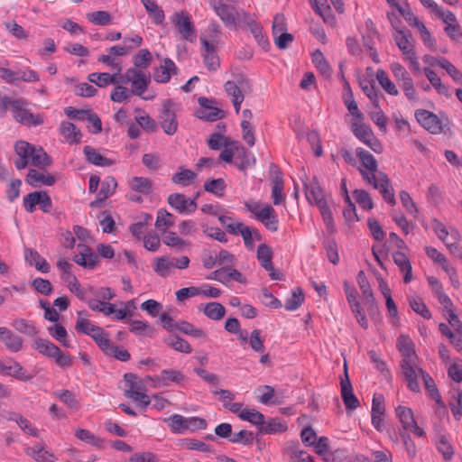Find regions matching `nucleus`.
Segmentation results:
<instances>
[{"label": "nucleus", "mask_w": 462, "mask_h": 462, "mask_svg": "<svg viewBox=\"0 0 462 462\" xmlns=\"http://www.w3.org/2000/svg\"><path fill=\"white\" fill-rule=\"evenodd\" d=\"M169 205L181 215H189L197 209L196 199L187 198L181 193H173L168 197Z\"/></svg>", "instance_id": "nucleus-17"}, {"label": "nucleus", "mask_w": 462, "mask_h": 462, "mask_svg": "<svg viewBox=\"0 0 462 462\" xmlns=\"http://www.w3.org/2000/svg\"><path fill=\"white\" fill-rule=\"evenodd\" d=\"M393 38L397 46L402 51L403 59L409 61L410 68L414 71V73L420 74V67L408 35L403 31L398 30L394 33Z\"/></svg>", "instance_id": "nucleus-13"}, {"label": "nucleus", "mask_w": 462, "mask_h": 462, "mask_svg": "<svg viewBox=\"0 0 462 462\" xmlns=\"http://www.w3.org/2000/svg\"><path fill=\"white\" fill-rule=\"evenodd\" d=\"M395 416L401 424L400 431H411L415 437L420 438L425 435L421 428L415 420L413 411L407 406L399 405L395 408Z\"/></svg>", "instance_id": "nucleus-10"}, {"label": "nucleus", "mask_w": 462, "mask_h": 462, "mask_svg": "<svg viewBox=\"0 0 462 462\" xmlns=\"http://www.w3.org/2000/svg\"><path fill=\"white\" fill-rule=\"evenodd\" d=\"M285 450L289 457V462H314L312 457L300 448L299 443L288 445Z\"/></svg>", "instance_id": "nucleus-37"}, {"label": "nucleus", "mask_w": 462, "mask_h": 462, "mask_svg": "<svg viewBox=\"0 0 462 462\" xmlns=\"http://www.w3.org/2000/svg\"><path fill=\"white\" fill-rule=\"evenodd\" d=\"M88 79L91 83L99 88H106L109 85L124 82L123 76H118V73L93 72L88 75Z\"/></svg>", "instance_id": "nucleus-31"}, {"label": "nucleus", "mask_w": 462, "mask_h": 462, "mask_svg": "<svg viewBox=\"0 0 462 462\" xmlns=\"http://www.w3.org/2000/svg\"><path fill=\"white\" fill-rule=\"evenodd\" d=\"M172 22L184 40L191 42L196 40L195 28L188 13L184 11L176 13Z\"/></svg>", "instance_id": "nucleus-16"}, {"label": "nucleus", "mask_w": 462, "mask_h": 462, "mask_svg": "<svg viewBox=\"0 0 462 462\" xmlns=\"http://www.w3.org/2000/svg\"><path fill=\"white\" fill-rule=\"evenodd\" d=\"M171 430L174 434H184L187 431L204 430L207 422L199 417H184L180 414H174L164 419Z\"/></svg>", "instance_id": "nucleus-6"}, {"label": "nucleus", "mask_w": 462, "mask_h": 462, "mask_svg": "<svg viewBox=\"0 0 462 462\" xmlns=\"http://www.w3.org/2000/svg\"><path fill=\"white\" fill-rule=\"evenodd\" d=\"M12 326L16 331L31 337L37 335L39 332L34 323L25 319H14Z\"/></svg>", "instance_id": "nucleus-51"}, {"label": "nucleus", "mask_w": 462, "mask_h": 462, "mask_svg": "<svg viewBox=\"0 0 462 462\" xmlns=\"http://www.w3.org/2000/svg\"><path fill=\"white\" fill-rule=\"evenodd\" d=\"M245 207L268 230L272 232L278 230L279 219L273 207L254 199L245 201Z\"/></svg>", "instance_id": "nucleus-3"}, {"label": "nucleus", "mask_w": 462, "mask_h": 462, "mask_svg": "<svg viewBox=\"0 0 462 462\" xmlns=\"http://www.w3.org/2000/svg\"><path fill=\"white\" fill-rule=\"evenodd\" d=\"M14 150L19 159L15 162L17 169H24L29 163L33 166L44 167L51 163L48 154L42 147L32 146L25 141H17Z\"/></svg>", "instance_id": "nucleus-2"}, {"label": "nucleus", "mask_w": 462, "mask_h": 462, "mask_svg": "<svg viewBox=\"0 0 462 462\" xmlns=\"http://www.w3.org/2000/svg\"><path fill=\"white\" fill-rule=\"evenodd\" d=\"M9 420L15 421L19 428L26 434L32 436V437H38L39 436V430L32 426L31 421L23 417L21 414L18 413H11L8 417Z\"/></svg>", "instance_id": "nucleus-46"}, {"label": "nucleus", "mask_w": 462, "mask_h": 462, "mask_svg": "<svg viewBox=\"0 0 462 462\" xmlns=\"http://www.w3.org/2000/svg\"><path fill=\"white\" fill-rule=\"evenodd\" d=\"M174 223L175 217L171 213L163 208L158 210L154 225L159 231L165 233Z\"/></svg>", "instance_id": "nucleus-44"}, {"label": "nucleus", "mask_w": 462, "mask_h": 462, "mask_svg": "<svg viewBox=\"0 0 462 462\" xmlns=\"http://www.w3.org/2000/svg\"><path fill=\"white\" fill-rule=\"evenodd\" d=\"M26 453L36 462H55L57 460V457L53 453L40 445H35L27 448Z\"/></svg>", "instance_id": "nucleus-39"}, {"label": "nucleus", "mask_w": 462, "mask_h": 462, "mask_svg": "<svg viewBox=\"0 0 462 462\" xmlns=\"http://www.w3.org/2000/svg\"><path fill=\"white\" fill-rule=\"evenodd\" d=\"M200 42L205 65L210 70L217 69L220 65L219 59L216 52L218 41L217 39H207V37H201Z\"/></svg>", "instance_id": "nucleus-18"}, {"label": "nucleus", "mask_w": 462, "mask_h": 462, "mask_svg": "<svg viewBox=\"0 0 462 462\" xmlns=\"http://www.w3.org/2000/svg\"><path fill=\"white\" fill-rule=\"evenodd\" d=\"M122 83L116 84L111 91L110 98L115 103H122L127 101L134 95L133 91L128 88L122 86Z\"/></svg>", "instance_id": "nucleus-57"}, {"label": "nucleus", "mask_w": 462, "mask_h": 462, "mask_svg": "<svg viewBox=\"0 0 462 462\" xmlns=\"http://www.w3.org/2000/svg\"><path fill=\"white\" fill-rule=\"evenodd\" d=\"M83 152L88 162L99 167H109L116 164V161L102 155L97 149L86 145Z\"/></svg>", "instance_id": "nucleus-30"}, {"label": "nucleus", "mask_w": 462, "mask_h": 462, "mask_svg": "<svg viewBox=\"0 0 462 462\" xmlns=\"http://www.w3.org/2000/svg\"><path fill=\"white\" fill-rule=\"evenodd\" d=\"M226 183L222 178L207 180L204 183V189L217 197H223L226 190Z\"/></svg>", "instance_id": "nucleus-62"}, {"label": "nucleus", "mask_w": 462, "mask_h": 462, "mask_svg": "<svg viewBox=\"0 0 462 462\" xmlns=\"http://www.w3.org/2000/svg\"><path fill=\"white\" fill-rule=\"evenodd\" d=\"M393 260L400 272L403 274V281L409 283L412 281L411 264L408 257L402 252L393 254Z\"/></svg>", "instance_id": "nucleus-35"}, {"label": "nucleus", "mask_w": 462, "mask_h": 462, "mask_svg": "<svg viewBox=\"0 0 462 462\" xmlns=\"http://www.w3.org/2000/svg\"><path fill=\"white\" fill-rule=\"evenodd\" d=\"M236 228L237 234L242 236L245 246L250 250L254 248V242L261 239V236L256 229L247 226L243 223L236 226Z\"/></svg>", "instance_id": "nucleus-38"}, {"label": "nucleus", "mask_w": 462, "mask_h": 462, "mask_svg": "<svg viewBox=\"0 0 462 462\" xmlns=\"http://www.w3.org/2000/svg\"><path fill=\"white\" fill-rule=\"evenodd\" d=\"M287 426L279 419H271L268 421L263 420V424L259 428V431L263 434H277L284 432Z\"/></svg>", "instance_id": "nucleus-48"}, {"label": "nucleus", "mask_w": 462, "mask_h": 462, "mask_svg": "<svg viewBox=\"0 0 462 462\" xmlns=\"http://www.w3.org/2000/svg\"><path fill=\"white\" fill-rule=\"evenodd\" d=\"M123 81H125V83H131V90L134 95H136L144 100H150L152 98V97L143 96L151 82L149 73L139 69H128L125 76H123Z\"/></svg>", "instance_id": "nucleus-7"}, {"label": "nucleus", "mask_w": 462, "mask_h": 462, "mask_svg": "<svg viewBox=\"0 0 462 462\" xmlns=\"http://www.w3.org/2000/svg\"><path fill=\"white\" fill-rule=\"evenodd\" d=\"M135 121L140 127L145 131H153L155 129V122L150 116L141 108H135Z\"/></svg>", "instance_id": "nucleus-63"}, {"label": "nucleus", "mask_w": 462, "mask_h": 462, "mask_svg": "<svg viewBox=\"0 0 462 462\" xmlns=\"http://www.w3.org/2000/svg\"><path fill=\"white\" fill-rule=\"evenodd\" d=\"M32 347L39 354L54 360L55 364L61 368H69L73 365L70 355L61 351L59 346L50 340L37 337L33 341Z\"/></svg>", "instance_id": "nucleus-4"}, {"label": "nucleus", "mask_w": 462, "mask_h": 462, "mask_svg": "<svg viewBox=\"0 0 462 462\" xmlns=\"http://www.w3.org/2000/svg\"><path fill=\"white\" fill-rule=\"evenodd\" d=\"M76 328L78 331L82 332V333L93 337V336L96 333L100 332L101 328L94 325L89 319L85 318L83 316L82 312H79L78 318H77Z\"/></svg>", "instance_id": "nucleus-47"}, {"label": "nucleus", "mask_w": 462, "mask_h": 462, "mask_svg": "<svg viewBox=\"0 0 462 462\" xmlns=\"http://www.w3.org/2000/svg\"><path fill=\"white\" fill-rule=\"evenodd\" d=\"M0 340L13 353H17L23 348V338L5 327H0Z\"/></svg>", "instance_id": "nucleus-28"}, {"label": "nucleus", "mask_w": 462, "mask_h": 462, "mask_svg": "<svg viewBox=\"0 0 462 462\" xmlns=\"http://www.w3.org/2000/svg\"><path fill=\"white\" fill-rule=\"evenodd\" d=\"M311 6L325 23H332L334 22V16L327 0H313Z\"/></svg>", "instance_id": "nucleus-45"}, {"label": "nucleus", "mask_w": 462, "mask_h": 462, "mask_svg": "<svg viewBox=\"0 0 462 462\" xmlns=\"http://www.w3.org/2000/svg\"><path fill=\"white\" fill-rule=\"evenodd\" d=\"M384 405L383 399L380 396H374L372 403V425L380 432L383 430L384 426Z\"/></svg>", "instance_id": "nucleus-27"}, {"label": "nucleus", "mask_w": 462, "mask_h": 462, "mask_svg": "<svg viewBox=\"0 0 462 462\" xmlns=\"http://www.w3.org/2000/svg\"><path fill=\"white\" fill-rule=\"evenodd\" d=\"M117 182L114 177H107L100 183L97 192V200L103 201L112 196L116 191Z\"/></svg>", "instance_id": "nucleus-50"}, {"label": "nucleus", "mask_w": 462, "mask_h": 462, "mask_svg": "<svg viewBox=\"0 0 462 462\" xmlns=\"http://www.w3.org/2000/svg\"><path fill=\"white\" fill-rule=\"evenodd\" d=\"M401 367L408 382V387L412 392H418L420 390V380H421L428 390L429 396H433V389H431L430 385L431 378L418 366L417 362H405L403 365H401Z\"/></svg>", "instance_id": "nucleus-5"}, {"label": "nucleus", "mask_w": 462, "mask_h": 462, "mask_svg": "<svg viewBox=\"0 0 462 462\" xmlns=\"http://www.w3.org/2000/svg\"><path fill=\"white\" fill-rule=\"evenodd\" d=\"M304 301V294L301 289L297 288L292 291V293L285 300L284 307L289 311H293L299 309Z\"/></svg>", "instance_id": "nucleus-61"}, {"label": "nucleus", "mask_w": 462, "mask_h": 462, "mask_svg": "<svg viewBox=\"0 0 462 462\" xmlns=\"http://www.w3.org/2000/svg\"><path fill=\"white\" fill-rule=\"evenodd\" d=\"M162 127L167 134H173L178 128L175 114L170 109H165L162 116Z\"/></svg>", "instance_id": "nucleus-53"}, {"label": "nucleus", "mask_w": 462, "mask_h": 462, "mask_svg": "<svg viewBox=\"0 0 462 462\" xmlns=\"http://www.w3.org/2000/svg\"><path fill=\"white\" fill-rule=\"evenodd\" d=\"M375 189H378L383 199L391 205H395L396 200L391 181L385 173H380L377 180L370 183Z\"/></svg>", "instance_id": "nucleus-24"}, {"label": "nucleus", "mask_w": 462, "mask_h": 462, "mask_svg": "<svg viewBox=\"0 0 462 462\" xmlns=\"http://www.w3.org/2000/svg\"><path fill=\"white\" fill-rule=\"evenodd\" d=\"M211 279L223 284H227L230 281H236L240 283H245V277L236 269L230 267H222L212 273Z\"/></svg>", "instance_id": "nucleus-26"}, {"label": "nucleus", "mask_w": 462, "mask_h": 462, "mask_svg": "<svg viewBox=\"0 0 462 462\" xmlns=\"http://www.w3.org/2000/svg\"><path fill=\"white\" fill-rule=\"evenodd\" d=\"M142 3L148 13L150 18L155 24H161L165 19L162 9L154 0H142Z\"/></svg>", "instance_id": "nucleus-43"}, {"label": "nucleus", "mask_w": 462, "mask_h": 462, "mask_svg": "<svg viewBox=\"0 0 462 462\" xmlns=\"http://www.w3.org/2000/svg\"><path fill=\"white\" fill-rule=\"evenodd\" d=\"M225 91L227 96L232 97V100L245 99L244 93L251 88L250 81L245 76L240 75L236 78V81L228 80L224 85Z\"/></svg>", "instance_id": "nucleus-19"}, {"label": "nucleus", "mask_w": 462, "mask_h": 462, "mask_svg": "<svg viewBox=\"0 0 462 462\" xmlns=\"http://www.w3.org/2000/svg\"><path fill=\"white\" fill-rule=\"evenodd\" d=\"M11 110L14 120L23 125H38L43 122L40 116H34L26 108V103L23 99H14Z\"/></svg>", "instance_id": "nucleus-14"}, {"label": "nucleus", "mask_w": 462, "mask_h": 462, "mask_svg": "<svg viewBox=\"0 0 462 462\" xmlns=\"http://www.w3.org/2000/svg\"><path fill=\"white\" fill-rule=\"evenodd\" d=\"M125 381L128 385V389L125 391V395L130 397L132 392H143L144 390V384H146L144 378L143 380H139L137 376L134 374H125ZM147 385H149L147 383Z\"/></svg>", "instance_id": "nucleus-59"}, {"label": "nucleus", "mask_w": 462, "mask_h": 462, "mask_svg": "<svg viewBox=\"0 0 462 462\" xmlns=\"http://www.w3.org/2000/svg\"><path fill=\"white\" fill-rule=\"evenodd\" d=\"M351 129L354 134L374 152L381 153L383 152L381 143L374 136L371 127L364 124L363 120H352Z\"/></svg>", "instance_id": "nucleus-11"}, {"label": "nucleus", "mask_w": 462, "mask_h": 462, "mask_svg": "<svg viewBox=\"0 0 462 462\" xmlns=\"http://www.w3.org/2000/svg\"><path fill=\"white\" fill-rule=\"evenodd\" d=\"M376 79L384 91L389 95L397 96L399 94L396 86L392 82L383 69H378L376 71Z\"/></svg>", "instance_id": "nucleus-60"}, {"label": "nucleus", "mask_w": 462, "mask_h": 462, "mask_svg": "<svg viewBox=\"0 0 462 462\" xmlns=\"http://www.w3.org/2000/svg\"><path fill=\"white\" fill-rule=\"evenodd\" d=\"M345 379H341V398L347 411H354L357 409L360 402L354 393L351 382L348 378L346 372V365H345Z\"/></svg>", "instance_id": "nucleus-20"}, {"label": "nucleus", "mask_w": 462, "mask_h": 462, "mask_svg": "<svg viewBox=\"0 0 462 462\" xmlns=\"http://www.w3.org/2000/svg\"><path fill=\"white\" fill-rule=\"evenodd\" d=\"M435 263L439 264L441 269L448 275L451 282L455 285H458L457 274L455 268L450 264L447 257L437 252L435 249Z\"/></svg>", "instance_id": "nucleus-41"}, {"label": "nucleus", "mask_w": 462, "mask_h": 462, "mask_svg": "<svg viewBox=\"0 0 462 462\" xmlns=\"http://www.w3.org/2000/svg\"><path fill=\"white\" fill-rule=\"evenodd\" d=\"M0 365L4 368L0 370L1 374L13 376L16 380L28 382L33 378V374L28 373L18 362L14 361L10 365H4L0 362Z\"/></svg>", "instance_id": "nucleus-32"}, {"label": "nucleus", "mask_w": 462, "mask_h": 462, "mask_svg": "<svg viewBox=\"0 0 462 462\" xmlns=\"http://www.w3.org/2000/svg\"><path fill=\"white\" fill-rule=\"evenodd\" d=\"M203 312L208 319L217 321L225 317L226 309L221 303L212 301L204 306Z\"/></svg>", "instance_id": "nucleus-49"}, {"label": "nucleus", "mask_w": 462, "mask_h": 462, "mask_svg": "<svg viewBox=\"0 0 462 462\" xmlns=\"http://www.w3.org/2000/svg\"><path fill=\"white\" fill-rule=\"evenodd\" d=\"M305 196L307 200L316 205L322 216V219L330 233L335 232V224L328 199L324 194L322 188L315 177L305 182Z\"/></svg>", "instance_id": "nucleus-1"}, {"label": "nucleus", "mask_w": 462, "mask_h": 462, "mask_svg": "<svg viewBox=\"0 0 462 462\" xmlns=\"http://www.w3.org/2000/svg\"><path fill=\"white\" fill-rule=\"evenodd\" d=\"M144 381L152 388L169 387L171 384H182L185 375L180 370L168 368L162 370L159 375L144 377Z\"/></svg>", "instance_id": "nucleus-8"}, {"label": "nucleus", "mask_w": 462, "mask_h": 462, "mask_svg": "<svg viewBox=\"0 0 462 462\" xmlns=\"http://www.w3.org/2000/svg\"><path fill=\"white\" fill-rule=\"evenodd\" d=\"M177 70L178 69L172 60L169 58L162 59L154 70L153 79L158 83H167L171 76L177 73Z\"/></svg>", "instance_id": "nucleus-22"}, {"label": "nucleus", "mask_w": 462, "mask_h": 462, "mask_svg": "<svg viewBox=\"0 0 462 462\" xmlns=\"http://www.w3.org/2000/svg\"><path fill=\"white\" fill-rule=\"evenodd\" d=\"M79 251L73 260L76 263L85 268L93 269L98 261L97 255L88 246L79 245Z\"/></svg>", "instance_id": "nucleus-29"}, {"label": "nucleus", "mask_w": 462, "mask_h": 462, "mask_svg": "<svg viewBox=\"0 0 462 462\" xmlns=\"http://www.w3.org/2000/svg\"><path fill=\"white\" fill-rule=\"evenodd\" d=\"M356 156L362 165L358 170L363 179L368 184L375 181L379 174L383 172L378 171V164L374 155L365 149L357 148Z\"/></svg>", "instance_id": "nucleus-9"}, {"label": "nucleus", "mask_w": 462, "mask_h": 462, "mask_svg": "<svg viewBox=\"0 0 462 462\" xmlns=\"http://www.w3.org/2000/svg\"><path fill=\"white\" fill-rule=\"evenodd\" d=\"M174 264L172 257L162 256L154 259L153 271L161 277L166 278L172 274Z\"/></svg>", "instance_id": "nucleus-36"}, {"label": "nucleus", "mask_w": 462, "mask_h": 462, "mask_svg": "<svg viewBox=\"0 0 462 462\" xmlns=\"http://www.w3.org/2000/svg\"><path fill=\"white\" fill-rule=\"evenodd\" d=\"M435 233L438 237L445 244L447 249L452 254L460 253L459 241L461 236L458 231L454 227L447 228L442 223L435 220Z\"/></svg>", "instance_id": "nucleus-12"}, {"label": "nucleus", "mask_w": 462, "mask_h": 462, "mask_svg": "<svg viewBox=\"0 0 462 462\" xmlns=\"http://www.w3.org/2000/svg\"><path fill=\"white\" fill-rule=\"evenodd\" d=\"M26 181L34 187L41 184L51 186L55 182L54 177L44 172H40L35 170H31L26 177Z\"/></svg>", "instance_id": "nucleus-42"}, {"label": "nucleus", "mask_w": 462, "mask_h": 462, "mask_svg": "<svg viewBox=\"0 0 462 462\" xmlns=\"http://www.w3.org/2000/svg\"><path fill=\"white\" fill-rule=\"evenodd\" d=\"M196 178L197 175L192 171L187 169H180V171L172 176L171 180L177 185L186 187L193 183Z\"/></svg>", "instance_id": "nucleus-54"}, {"label": "nucleus", "mask_w": 462, "mask_h": 462, "mask_svg": "<svg viewBox=\"0 0 462 462\" xmlns=\"http://www.w3.org/2000/svg\"><path fill=\"white\" fill-rule=\"evenodd\" d=\"M129 188L135 192L148 195L152 190V182L145 177H133L128 180Z\"/></svg>", "instance_id": "nucleus-40"}, {"label": "nucleus", "mask_w": 462, "mask_h": 462, "mask_svg": "<svg viewBox=\"0 0 462 462\" xmlns=\"http://www.w3.org/2000/svg\"><path fill=\"white\" fill-rule=\"evenodd\" d=\"M49 334L65 347H70V341L68 338V333L65 328L60 324H55L48 328Z\"/></svg>", "instance_id": "nucleus-58"}, {"label": "nucleus", "mask_w": 462, "mask_h": 462, "mask_svg": "<svg viewBox=\"0 0 462 462\" xmlns=\"http://www.w3.org/2000/svg\"><path fill=\"white\" fill-rule=\"evenodd\" d=\"M272 198L274 205H280L284 201L283 180L280 175H276L272 180Z\"/></svg>", "instance_id": "nucleus-55"}, {"label": "nucleus", "mask_w": 462, "mask_h": 462, "mask_svg": "<svg viewBox=\"0 0 462 462\" xmlns=\"http://www.w3.org/2000/svg\"><path fill=\"white\" fill-rule=\"evenodd\" d=\"M134 69H147L152 62V53L147 49H141L133 58Z\"/></svg>", "instance_id": "nucleus-64"}, {"label": "nucleus", "mask_w": 462, "mask_h": 462, "mask_svg": "<svg viewBox=\"0 0 462 462\" xmlns=\"http://www.w3.org/2000/svg\"><path fill=\"white\" fill-rule=\"evenodd\" d=\"M257 259L261 266L269 272V275L273 280H279L280 276L273 266V250L266 244H261L257 249Z\"/></svg>", "instance_id": "nucleus-23"}, {"label": "nucleus", "mask_w": 462, "mask_h": 462, "mask_svg": "<svg viewBox=\"0 0 462 462\" xmlns=\"http://www.w3.org/2000/svg\"><path fill=\"white\" fill-rule=\"evenodd\" d=\"M241 22H244L248 26L260 46L266 48L269 45L268 39L263 33V27L250 14L241 12L240 20L236 19V24Z\"/></svg>", "instance_id": "nucleus-21"}, {"label": "nucleus", "mask_w": 462, "mask_h": 462, "mask_svg": "<svg viewBox=\"0 0 462 462\" xmlns=\"http://www.w3.org/2000/svg\"><path fill=\"white\" fill-rule=\"evenodd\" d=\"M75 436L80 439L81 441H84L89 445H92L94 447H97L98 448H104V440L96 435H94L91 431L85 429H77L75 430Z\"/></svg>", "instance_id": "nucleus-52"}, {"label": "nucleus", "mask_w": 462, "mask_h": 462, "mask_svg": "<svg viewBox=\"0 0 462 462\" xmlns=\"http://www.w3.org/2000/svg\"><path fill=\"white\" fill-rule=\"evenodd\" d=\"M24 259L28 264L34 266L37 271L42 273H47L50 272V264L35 250L26 247L24 249Z\"/></svg>", "instance_id": "nucleus-33"}, {"label": "nucleus", "mask_w": 462, "mask_h": 462, "mask_svg": "<svg viewBox=\"0 0 462 462\" xmlns=\"http://www.w3.org/2000/svg\"><path fill=\"white\" fill-rule=\"evenodd\" d=\"M216 14L227 26H236V19L240 20V13L235 12L233 6L227 5L229 0H208Z\"/></svg>", "instance_id": "nucleus-15"}, {"label": "nucleus", "mask_w": 462, "mask_h": 462, "mask_svg": "<svg viewBox=\"0 0 462 462\" xmlns=\"http://www.w3.org/2000/svg\"><path fill=\"white\" fill-rule=\"evenodd\" d=\"M396 346L402 355L401 365H403L405 362H417L414 345L409 337L404 335L400 336L397 338Z\"/></svg>", "instance_id": "nucleus-25"}, {"label": "nucleus", "mask_w": 462, "mask_h": 462, "mask_svg": "<svg viewBox=\"0 0 462 462\" xmlns=\"http://www.w3.org/2000/svg\"><path fill=\"white\" fill-rule=\"evenodd\" d=\"M60 134L64 141L69 144L79 143L81 141L82 134L76 125L69 121H63L60 125Z\"/></svg>", "instance_id": "nucleus-34"}, {"label": "nucleus", "mask_w": 462, "mask_h": 462, "mask_svg": "<svg viewBox=\"0 0 462 462\" xmlns=\"http://www.w3.org/2000/svg\"><path fill=\"white\" fill-rule=\"evenodd\" d=\"M240 419L257 426L259 429L263 422L264 416L262 412L254 408H244L243 411L240 413Z\"/></svg>", "instance_id": "nucleus-56"}]
</instances>
